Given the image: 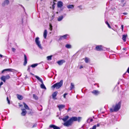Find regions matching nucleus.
Instances as JSON below:
<instances>
[{
    "mask_svg": "<svg viewBox=\"0 0 129 129\" xmlns=\"http://www.w3.org/2000/svg\"><path fill=\"white\" fill-rule=\"evenodd\" d=\"M121 104V102L120 101L118 103L116 104L115 105H113L112 108L110 109V112H116L118 111L120 108Z\"/></svg>",
    "mask_w": 129,
    "mask_h": 129,
    "instance_id": "1",
    "label": "nucleus"
},
{
    "mask_svg": "<svg viewBox=\"0 0 129 129\" xmlns=\"http://www.w3.org/2000/svg\"><path fill=\"white\" fill-rule=\"evenodd\" d=\"M63 83V80H61L59 82H57L54 84L51 87L53 88H56L57 89H59L62 86Z\"/></svg>",
    "mask_w": 129,
    "mask_h": 129,
    "instance_id": "2",
    "label": "nucleus"
},
{
    "mask_svg": "<svg viewBox=\"0 0 129 129\" xmlns=\"http://www.w3.org/2000/svg\"><path fill=\"white\" fill-rule=\"evenodd\" d=\"M72 124V123L70 119L69 120L63 123V125L64 126L69 127Z\"/></svg>",
    "mask_w": 129,
    "mask_h": 129,
    "instance_id": "3",
    "label": "nucleus"
},
{
    "mask_svg": "<svg viewBox=\"0 0 129 129\" xmlns=\"http://www.w3.org/2000/svg\"><path fill=\"white\" fill-rule=\"evenodd\" d=\"M10 78V76L9 75H7L6 76H2L1 78V79L2 81H3L4 82H5L6 80Z\"/></svg>",
    "mask_w": 129,
    "mask_h": 129,
    "instance_id": "4",
    "label": "nucleus"
},
{
    "mask_svg": "<svg viewBox=\"0 0 129 129\" xmlns=\"http://www.w3.org/2000/svg\"><path fill=\"white\" fill-rule=\"evenodd\" d=\"M10 4L9 0H5L2 3V5L3 7H5L6 6Z\"/></svg>",
    "mask_w": 129,
    "mask_h": 129,
    "instance_id": "5",
    "label": "nucleus"
},
{
    "mask_svg": "<svg viewBox=\"0 0 129 129\" xmlns=\"http://www.w3.org/2000/svg\"><path fill=\"white\" fill-rule=\"evenodd\" d=\"M103 47L101 45H97L95 47V49L97 51H101L103 50Z\"/></svg>",
    "mask_w": 129,
    "mask_h": 129,
    "instance_id": "6",
    "label": "nucleus"
},
{
    "mask_svg": "<svg viewBox=\"0 0 129 129\" xmlns=\"http://www.w3.org/2000/svg\"><path fill=\"white\" fill-rule=\"evenodd\" d=\"M69 37V35L67 34H66L62 36H60V38L59 39V40L63 39H66L67 38Z\"/></svg>",
    "mask_w": 129,
    "mask_h": 129,
    "instance_id": "7",
    "label": "nucleus"
},
{
    "mask_svg": "<svg viewBox=\"0 0 129 129\" xmlns=\"http://www.w3.org/2000/svg\"><path fill=\"white\" fill-rule=\"evenodd\" d=\"M91 92L96 95H98L100 94V92L98 90H94Z\"/></svg>",
    "mask_w": 129,
    "mask_h": 129,
    "instance_id": "8",
    "label": "nucleus"
},
{
    "mask_svg": "<svg viewBox=\"0 0 129 129\" xmlns=\"http://www.w3.org/2000/svg\"><path fill=\"white\" fill-rule=\"evenodd\" d=\"M36 43L38 45L39 47L41 49H42V47L40 41H35Z\"/></svg>",
    "mask_w": 129,
    "mask_h": 129,
    "instance_id": "9",
    "label": "nucleus"
},
{
    "mask_svg": "<svg viewBox=\"0 0 129 129\" xmlns=\"http://www.w3.org/2000/svg\"><path fill=\"white\" fill-rule=\"evenodd\" d=\"M24 61L23 63V65L25 66L27 63V58L26 55L24 54Z\"/></svg>",
    "mask_w": 129,
    "mask_h": 129,
    "instance_id": "10",
    "label": "nucleus"
},
{
    "mask_svg": "<svg viewBox=\"0 0 129 129\" xmlns=\"http://www.w3.org/2000/svg\"><path fill=\"white\" fill-rule=\"evenodd\" d=\"M70 119L72 123H73V121H76L77 120V118L76 117H73L71 118Z\"/></svg>",
    "mask_w": 129,
    "mask_h": 129,
    "instance_id": "11",
    "label": "nucleus"
},
{
    "mask_svg": "<svg viewBox=\"0 0 129 129\" xmlns=\"http://www.w3.org/2000/svg\"><path fill=\"white\" fill-rule=\"evenodd\" d=\"M49 127L53 128L54 129H60V128L53 124L49 126Z\"/></svg>",
    "mask_w": 129,
    "mask_h": 129,
    "instance_id": "12",
    "label": "nucleus"
},
{
    "mask_svg": "<svg viewBox=\"0 0 129 129\" xmlns=\"http://www.w3.org/2000/svg\"><path fill=\"white\" fill-rule=\"evenodd\" d=\"M14 70L13 69L9 68V69H6L3 70L2 72V73H3L4 72L6 71H8L9 72H13V70Z\"/></svg>",
    "mask_w": 129,
    "mask_h": 129,
    "instance_id": "13",
    "label": "nucleus"
},
{
    "mask_svg": "<svg viewBox=\"0 0 129 129\" xmlns=\"http://www.w3.org/2000/svg\"><path fill=\"white\" fill-rule=\"evenodd\" d=\"M65 62V61L64 60H61L57 61V63L59 65H62L63 63Z\"/></svg>",
    "mask_w": 129,
    "mask_h": 129,
    "instance_id": "14",
    "label": "nucleus"
},
{
    "mask_svg": "<svg viewBox=\"0 0 129 129\" xmlns=\"http://www.w3.org/2000/svg\"><path fill=\"white\" fill-rule=\"evenodd\" d=\"M63 6L62 2L60 1L58 2L57 3V7L58 8H60Z\"/></svg>",
    "mask_w": 129,
    "mask_h": 129,
    "instance_id": "15",
    "label": "nucleus"
},
{
    "mask_svg": "<svg viewBox=\"0 0 129 129\" xmlns=\"http://www.w3.org/2000/svg\"><path fill=\"white\" fill-rule=\"evenodd\" d=\"M22 112L21 113V115L22 116H25L26 114V111L25 109H22Z\"/></svg>",
    "mask_w": 129,
    "mask_h": 129,
    "instance_id": "16",
    "label": "nucleus"
},
{
    "mask_svg": "<svg viewBox=\"0 0 129 129\" xmlns=\"http://www.w3.org/2000/svg\"><path fill=\"white\" fill-rule=\"evenodd\" d=\"M65 106L62 104L58 106L59 110H60L61 109L65 107Z\"/></svg>",
    "mask_w": 129,
    "mask_h": 129,
    "instance_id": "17",
    "label": "nucleus"
},
{
    "mask_svg": "<svg viewBox=\"0 0 129 129\" xmlns=\"http://www.w3.org/2000/svg\"><path fill=\"white\" fill-rule=\"evenodd\" d=\"M57 91H56L54 92L52 94V98L54 99H56L55 98V97L56 96L57 94Z\"/></svg>",
    "mask_w": 129,
    "mask_h": 129,
    "instance_id": "18",
    "label": "nucleus"
},
{
    "mask_svg": "<svg viewBox=\"0 0 129 129\" xmlns=\"http://www.w3.org/2000/svg\"><path fill=\"white\" fill-rule=\"evenodd\" d=\"M69 116L67 115L65 116L64 118L62 119V120L64 122L66 121L69 118Z\"/></svg>",
    "mask_w": 129,
    "mask_h": 129,
    "instance_id": "19",
    "label": "nucleus"
},
{
    "mask_svg": "<svg viewBox=\"0 0 129 129\" xmlns=\"http://www.w3.org/2000/svg\"><path fill=\"white\" fill-rule=\"evenodd\" d=\"M35 77L38 80H39L40 82L42 83H43V81L38 76L35 75Z\"/></svg>",
    "mask_w": 129,
    "mask_h": 129,
    "instance_id": "20",
    "label": "nucleus"
},
{
    "mask_svg": "<svg viewBox=\"0 0 129 129\" xmlns=\"http://www.w3.org/2000/svg\"><path fill=\"white\" fill-rule=\"evenodd\" d=\"M35 77L38 80H39L40 82L42 83H43V81L38 76L35 75Z\"/></svg>",
    "mask_w": 129,
    "mask_h": 129,
    "instance_id": "21",
    "label": "nucleus"
},
{
    "mask_svg": "<svg viewBox=\"0 0 129 129\" xmlns=\"http://www.w3.org/2000/svg\"><path fill=\"white\" fill-rule=\"evenodd\" d=\"M35 77L38 80H39L40 82L42 83H43V81L38 76L35 75Z\"/></svg>",
    "mask_w": 129,
    "mask_h": 129,
    "instance_id": "22",
    "label": "nucleus"
},
{
    "mask_svg": "<svg viewBox=\"0 0 129 129\" xmlns=\"http://www.w3.org/2000/svg\"><path fill=\"white\" fill-rule=\"evenodd\" d=\"M35 77L38 80H39L40 82L42 83H43V81L38 76L35 75Z\"/></svg>",
    "mask_w": 129,
    "mask_h": 129,
    "instance_id": "23",
    "label": "nucleus"
},
{
    "mask_svg": "<svg viewBox=\"0 0 129 129\" xmlns=\"http://www.w3.org/2000/svg\"><path fill=\"white\" fill-rule=\"evenodd\" d=\"M67 7L69 9H73L74 8V5H67Z\"/></svg>",
    "mask_w": 129,
    "mask_h": 129,
    "instance_id": "24",
    "label": "nucleus"
},
{
    "mask_svg": "<svg viewBox=\"0 0 129 129\" xmlns=\"http://www.w3.org/2000/svg\"><path fill=\"white\" fill-rule=\"evenodd\" d=\"M47 30L46 29L44 31L43 34V36L44 38L45 39L46 38L47 35Z\"/></svg>",
    "mask_w": 129,
    "mask_h": 129,
    "instance_id": "25",
    "label": "nucleus"
},
{
    "mask_svg": "<svg viewBox=\"0 0 129 129\" xmlns=\"http://www.w3.org/2000/svg\"><path fill=\"white\" fill-rule=\"evenodd\" d=\"M17 98L18 99L21 100L23 99V98L22 95L18 94H17Z\"/></svg>",
    "mask_w": 129,
    "mask_h": 129,
    "instance_id": "26",
    "label": "nucleus"
},
{
    "mask_svg": "<svg viewBox=\"0 0 129 129\" xmlns=\"http://www.w3.org/2000/svg\"><path fill=\"white\" fill-rule=\"evenodd\" d=\"M75 87L73 83H71V85L70 86V90H72L73 89H74Z\"/></svg>",
    "mask_w": 129,
    "mask_h": 129,
    "instance_id": "27",
    "label": "nucleus"
},
{
    "mask_svg": "<svg viewBox=\"0 0 129 129\" xmlns=\"http://www.w3.org/2000/svg\"><path fill=\"white\" fill-rule=\"evenodd\" d=\"M40 87L44 89H46V87L44 84L43 82V83H42V84H41L40 85Z\"/></svg>",
    "mask_w": 129,
    "mask_h": 129,
    "instance_id": "28",
    "label": "nucleus"
},
{
    "mask_svg": "<svg viewBox=\"0 0 129 129\" xmlns=\"http://www.w3.org/2000/svg\"><path fill=\"white\" fill-rule=\"evenodd\" d=\"M23 104L25 108L26 109H29V108L28 106L24 103H23Z\"/></svg>",
    "mask_w": 129,
    "mask_h": 129,
    "instance_id": "29",
    "label": "nucleus"
},
{
    "mask_svg": "<svg viewBox=\"0 0 129 129\" xmlns=\"http://www.w3.org/2000/svg\"><path fill=\"white\" fill-rule=\"evenodd\" d=\"M93 121V120L91 118H90L87 120V122L90 123V122H92Z\"/></svg>",
    "mask_w": 129,
    "mask_h": 129,
    "instance_id": "30",
    "label": "nucleus"
},
{
    "mask_svg": "<svg viewBox=\"0 0 129 129\" xmlns=\"http://www.w3.org/2000/svg\"><path fill=\"white\" fill-rule=\"evenodd\" d=\"M63 17L62 16H61L59 17L57 19V20L58 21H61L63 19Z\"/></svg>",
    "mask_w": 129,
    "mask_h": 129,
    "instance_id": "31",
    "label": "nucleus"
},
{
    "mask_svg": "<svg viewBox=\"0 0 129 129\" xmlns=\"http://www.w3.org/2000/svg\"><path fill=\"white\" fill-rule=\"evenodd\" d=\"M127 35H122V39L123 40H126V37Z\"/></svg>",
    "mask_w": 129,
    "mask_h": 129,
    "instance_id": "32",
    "label": "nucleus"
},
{
    "mask_svg": "<svg viewBox=\"0 0 129 129\" xmlns=\"http://www.w3.org/2000/svg\"><path fill=\"white\" fill-rule=\"evenodd\" d=\"M38 63H35L31 65L30 67L33 68H34L36 67L38 65Z\"/></svg>",
    "mask_w": 129,
    "mask_h": 129,
    "instance_id": "33",
    "label": "nucleus"
},
{
    "mask_svg": "<svg viewBox=\"0 0 129 129\" xmlns=\"http://www.w3.org/2000/svg\"><path fill=\"white\" fill-rule=\"evenodd\" d=\"M33 98L36 100H37L38 99V97L35 94H33Z\"/></svg>",
    "mask_w": 129,
    "mask_h": 129,
    "instance_id": "34",
    "label": "nucleus"
},
{
    "mask_svg": "<svg viewBox=\"0 0 129 129\" xmlns=\"http://www.w3.org/2000/svg\"><path fill=\"white\" fill-rule=\"evenodd\" d=\"M68 49L70 48L71 47V45L70 44H67L65 46Z\"/></svg>",
    "mask_w": 129,
    "mask_h": 129,
    "instance_id": "35",
    "label": "nucleus"
},
{
    "mask_svg": "<svg viewBox=\"0 0 129 129\" xmlns=\"http://www.w3.org/2000/svg\"><path fill=\"white\" fill-rule=\"evenodd\" d=\"M52 55L48 56L47 57V58L48 60H50L52 59Z\"/></svg>",
    "mask_w": 129,
    "mask_h": 129,
    "instance_id": "36",
    "label": "nucleus"
},
{
    "mask_svg": "<svg viewBox=\"0 0 129 129\" xmlns=\"http://www.w3.org/2000/svg\"><path fill=\"white\" fill-rule=\"evenodd\" d=\"M89 59L87 57H86L85 59V61L86 63H88L89 61Z\"/></svg>",
    "mask_w": 129,
    "mask_h": 129,
    "instance_id": "37",
    "label": "nucleus"
},
{
    "mask_svg": "<svg viewBox=\"0 0 129 129\" xmlns=\"http://www.w3.org/2000/svg\"><path fill=\"white\" fill-rule=\"evenodd\" d=\"M105 23L108 25V27L109 28H111V27L110 26L109 24V23H108V22L107 21L105 22Z\"/></svg>",
    "mask_w": 129,
    "mask_h": 129,
    "instance_id": "38",
    "label": "nucleus"
},
{
    "mask_svg": "<svg viewBox=\"0 0 129 129\" xmlns=\"http://www.w3.org/2000/svg\"><path fill=\"white\" fill-rule=\"evenodd\" d=\"M96 125H95L93 126L92 128H90V129H96Z\"/></svg>",
    "mask_w": 129,
    "mask_h": 129,
    "instance_id": "39",
    "label": "nucleus"
},
{
    "mask_svg": "<svg viewBox=\"0 0 129 129\" xmlns=\"http://www.w3.org/2000/svg\"><path fill=\"white\" fill-rule=\"evenodd\" d=\"M7 100L8 101V103L9 104H10V102L9 100V99L8 98V97H7Z\"/></svg>",
    "mask_w": 129,
    "mask_h": 129,
    "instance_id": "40",
    "label": "nucleus"
},
{
    "mask_svg": "<svg viewBox=\"0 0 129 129\" xmlns=\"http://www.w3.org/2000/svg\"><path fill=\"white\" fill-rule=\"evenodd\" d=\"M81 118L80 117H78L77 118V120L78 122H79L80 121V120L81 119Z\"/></svg>",
    "mask_w": 129,
    "mask_h": 129,
    "instance_id": "41",
    "label": "nucleus"
},
{
    "mask_svg": "<svg viewBox=\"0 0 129 129\" xmlns=\"http://www.w3.org/2000/svg\"><path fill=\"white\" fill-rule=\"evenodd\" d=\"M27 70L28 72H30V66H28Z\"/></svg>",
    "mask_w": 129,
    "mask_h": 129,
    "instance_id": "42",
    "label": "nucleus"
},
{
    "mask_svg": "<svg viewBox=\"0 0 129 129\" xmlns=\"http://www.w3.org/2000/svg\"><path fill=\"white\" fill-rule=\"evenodd\" d=\"M12 51H13L14 52H15L16 50V49L13 48H12Z\"/></svg>",
    "mask_w": 129,
    "mask_h": 129,
    "instance_id": "43",
    "label": "nucleus"
},
{
    "mask_svg": "<svg viewBox=\"0 0 129 129\" xmlns=\"http://www.w3.org/2000/svg\"><path fill=\"white\" fill-rule=\"evenodd\" d=\"M68 94V93H65L64 94H63V98H66V96Z\"/></svg>",
    "mask_w": 129,
    "mask_h": 129,
    "instance_id": "44",
    "label": "nucleus"
},
{
    "mask_svg": "<svg viewBox=\"0 0 129 129\" xmlns=\"http://www.w3.org/2000/svg\"><path fill=\"white\" fill-rule=\"evenodd\" d=\"M39 107L40 108H41V109L40 110L39 109H38L39 110H40V111L42 110V106H41V105H40V106Z\"/></svg>",
    "mask_w": 129,
    "mask_h": 129,
    "instance_id": "45",
    "label": "nucleus"
},
{
    "mask_svg": "<svg viewBox=\"0 0 129 129\" xmlns=\"http://www.w3.org/2000/svg\"><path fill=\"white\" fill-rule=\"evenodd\" d=\"M123 25H121V29L123 31Z\"/></svg>",
    "mask_w": 129,
    "mask_h": 129,
    "instance_id": "46",
    "label": "nucleus"
},
{
    "mask_svg": "<svg viewBox=\"0 0 129 129\" xmlns=\"http://www.w3.org/2000/svg\"><path fill=\"white\" fill-rule=\"evenodd\" d=\"M37 126V124H34L33 125L32 127L33 128L35 127H36Z\"/></svg>",
    "mask_w": 129,
    "mask_h": 129,
    "instance_id": "47",
    "label": "nucleus"
},
{
    "mask_svg": "<svg viewBox=\"0 0 129 129\" xmlns=\"http://www.w3.org/2000/svg\"><path fill=\"white\" fill-rule=\"evenodd\" d=\"M52 26L51 25H50V27L49 28V29H50L51 30H52Z\"/></svg>",
    "mask_w": 129,
    "mask_h": 129,
    "instance_id": "48",
    "label": "nucleus"
},
{
    "mask_svg": "<svg viewBox=\"0 0 129 129\" xmlns=\"http://www.w3.org/2000/svg\"><path fill=\"white\" fill-rule=\"evenodd\" d=\"M100 123H98L96 125V127H99L100 125Z\"/></svg>",
    "mask_w": 129,
    "mask_h": 129,
    "instance_id": "49",
    "label": "nucleus"
},
{
    "mask_svg": "<svg viewBox=\"0 0 129 129\" xmlns=\"http://www.w3.org/2000/svg\"><path fill=\"white\" fill-rule=\"evenodd\" d=\"M3 84V82H1L0 83V87H1V86Z\"/></svg>",
    "mask_w": 129,
    "mask_h": 129,
    "instance_id": "50",
    "label": "nucleus"
},
{
    "mask_svg": "<svg viewBox=\"0 0 129 129\" xmlns=\"http://www.w3.org/2000/svg\"><path fill=\"white\" fill-rule=\"evenodd\" d=\"M39 38L38 37H37L36 38L35 40H39Z\"/></svg>",
    "mask_w": 129,
    "mask_h": 129,
    "instance_id": "51",
    "label": "nucleus"
},
{
    "mask_svg": "<svg viewBox=\"0 0 129 129\" xmlns=\"http://www.w3.org/2000/svg\"><path fill=\"white\" fill-rule=\"evenodd\" d=\"M81 6H78L77 7H78V8H79L81 10L82 9V8H81Z\"/></svg>",
    "mask_w": 129,
    "mask_h": 129,
    "instance_id": "52",
    "label": "nucleus"
},
{
    "mask_svg": "<svg viewBox=\"0 0 129 129\" xmlns=\"http://www.w3.org/2000/svg\"><path fill=\"white\" fill-rule=\"evenodd\" d=\"M71 109V108L70 107H69L68 109V110L67 111L68 112Z\"/></svg>",
    "mask_w": 129,
    "mask_h": 129,
    "instance_id": "53",
    "label": "nucleus"
},
{
    "mask_svg": "<svg viewBox=\"0 0 129 129\" xmlns=\"http://www.w3.org/2000/svg\"><path fill=\"white\" fill-rule=\"evenodd\" d=\"M123 14L125 15H126L127 14V13L126 12L123 13Z\"/></svg>",
    "mask_w": 129,
    "mask_h": 129,
    "instance_id": "54",
    "label": "nucleus"
},
{
    "mask_svg": "<svg viewBox=\"0 0 129 129\" xmlns=\"http://www.w3.org/2000/svg\"><path fill=\"white\" fill-rule=\"evenodd\" d=\"M127 72L128 73H129V67L128 68L127 71Z\"/></svg>",
    "mask_w": 129,
    "mask_h": 129,
    "instance_id": "55",
    "label": "nucleus"
},
{
    "mask_svg": "<svg viewBox=\"0 0 129 129\" xmlns=\"http://www.w3.org/2000/svg\"><path fill=\"white\" fill-rule=\"evenodd\" d=\"M124 0H122L121 1V3H123L124 2Z\"/></svg>",
    "mask_w": 129,
    "mask_h": 129,
    "instance_id": "56",
    "label": "nucleus"
},
{
    "mask_svg": "<svg viewBox=\"0 0 129 129\" xmlns=\"http://www.w3.org/2000/svg\"><path fill=\"white\" fill-rule=\"evenodd\" d=\"M83 68V67L82 66H80V69H81V68Z\"/></svg>",
    "mask_w": 129,
    "mask_h": 129,
    "instance_id": "57",
    "label": "nucleus"
},
{
    "mask_svg": "<svg viewBox=\"0 0 129 129\" xmlns=\"http://www.w3.org/2000/svg\"><path fill=\"white\" fill-rule=\"evenodd\" d=\"M20 6L21 7H22L23 9H24V7L23 6L21 5H20Z\"/></svg>",
    "mask_w": 129,
    "mask_h": 129,
    "instance_id": "58",
    "label": "nucleus"
},
{
    "mask_svg": "<svg viewBox=\"0 0 129 129\" xmlns=\"http://www.w3.org/2000/svg\"><path fill=\"white\" fill-rule=\"evenodd\" d=\"M0 56L1 57H3V55H1V54H0Z\"/></svg>",
    "mask_w": 129,
    "mask_h": 129,
    "instance_id": "59",
    "label": "nucleus"
},
{
    "mask_svg": "<svg viewBox=\"0 0 129 129\" xmlns=\"http://www.w3.org/2000/svg\"><path fill=\"white\" fill-rule=\"evenodd\" d=\"M29 113H31V114H33V113H34V112H30Z\"/></svg>",
    "mask_w": 129,
    "mask_h": 129,
    "instance_id": "60",
    "label": "nucleus"
},
{
    "mask_svg": "<svg viewBox=\"0 0 129 129\" xmlns=\"http://www.w3.org/2000/svg\"><path fill=\"white\" fill-rule=\"evenodd\" d=\"M126 49V48H123V49L124 50H125Z\"/></svg>",
    "mask_w": 129,
    "mask_h": 129,
    "instance_id": "61",
    "label": "nucleus"
},
{
    "mask_svg": "<svg viewBox=\"0 0 129 129\" xmlns=\"http://www.w3.org/2000/svg\"><path fill=\"white\" fill-rule=\"evenodd\" d=\"M125 4V3H124L122 6H124V5Z\"/></svg>",
    "mask_w": 129,
    "mask_h": 129,
    "instance_id": "62",
    "label": "nucleus"
},
{
    "mask_svg": "<svg viewBox=\"0 0 129 129\" xmlns=\"http://www.w3.org/2000/svg\"><path fill=\"white\" fill-rule=\"evenodd\" d=\"M125 74V73H124V74H123V75H124Z\"/></svg>",
    "mask_w": 129,
    "mask_h": 129,
    "instance_id": "63",
    "label": "nucleus"
},
{
    "mask_svg": "<svg viewBox=\"0 0 129 129\" xmlns=\"http://www.w3.org/2000/svg\"><path fill=\"white\" fill-rule=\"evenodd\" d=\"M119 84V82H118V84Z\"/></svg>",
    "mask_w": 129,
    "mask_h": 129,
    "instance_id": "64",
    "label": "nucleus"
}]
</instances>
